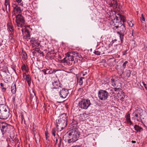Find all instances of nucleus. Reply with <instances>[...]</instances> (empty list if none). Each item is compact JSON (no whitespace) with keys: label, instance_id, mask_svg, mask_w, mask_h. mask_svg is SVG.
<instances>
[{"label":"nucleus","instance_id":"f257e3e1","mask_svg":"<svg viewBox=\"0 0 147 147\" xmlns=\"http://www.w3.org/2000/svg\"><path fill=\"white\" fill-rule=\"evenodd\" d=\"M112 20L113 23H115V26L113 28V29L115 30L116 29L118 28L117 33L119 35L120 38L121 42L122 43L123 40V37L126 29L125 26L123 24H122L121 22H122L123 23L125 22V18L124 16L118 14L116 16V18H114Z\"/></svg>","mask_w":147,"mask_h":147},{"label":"nucleus","instance_id":"f03ea898","mask_svg":"<svg viewBox=\"0 0 147 147\" xmlns=\"http://www.w3.org/2000/svg\"><path fill=\"white\" fill-rule=\"evenodd\" d=\"M69 138L68 140L69 143H73L76 141L80 136V132L76 128H74L69 131L67 133Z\"/></svg>","mask_w":147,"mask_h":147},{"label":"nucleus","instance_id":"7ed1b4c3","mask_svg":"<svg viewBox=\"0 0 147 147\" xmlns=\"http://www.w3.org/2000/svg\"><path fill=\"white\" fill-rule=\"evenodd\" d=\"M25 21L24 20V17L22 16V15L19 14V24H20V27L22 28L21 30L22 32L23 35L26 36L27 39H30V34L28 28H30V26H26L25 23Z\"/></svg>","mask_w":147,"mask_h":147},{"label":"nucleus","instance_id":"20e7f679","mask_svg":"<svg viewBox=\"0 0 147 147\" xmlns=\"http://www.w3.org/2000/svg\"><path fill=\"white\" fill-rule=\"evenodd\" d=\"M56 123H57V125L56 127V130L55 128H54L52 130V135L54 136H55V133L56 131H61L63 128H65L67 125V122L59 119L57 121H56Z\"/></svg>","mask_w":147,"mask_h":147},{"label":"nucleus","instance_id":"39448f33","mask_svg":"<svg viewBox=\"0 0 147 147\" xmlns=\"http://www.w3.org/2000/svg\"><path fill=\"white\" fill-rule=\"evenodd\" d=\"M91 105L90 101L88 99H82L78 103L79 107L82 109H86Z\"/></svg>","mask_w":147,"mask_h":147},{"label":"nucleus","instance_id":"423d86ee","mask_svg":"<svg viewBox=\"0 0 147 147\" xmlns=\"http://www.w3.org/2000/svg\"><path fill=\"white\" fill-rule=\"evenodd\" d=\"M15 0L16 1H15L14 3H16V1L17 3L18 4H17L16 3L15 4L13 3L14 4L16 5V6L14 7L13 10L14 13L13 14V17H15L13 18V21L15 22L16 23L17 26H18V0Z\"/></svg>","mask_w":147,"mask_h":147},{"label":"nucleus","instance_id":"0eeeda50","mask_svg":"<svg viewBox=\"0 0 147 147\" xmlns=\"http://www.w3.org/2000/svg\"><path fill=\"white\" fill-rule=\"evenodd\" d=\"M98 96L100 100H105L107 99L109 96V93L106 90H100L98 92Z\"/></svg>","mask_w":147,"mask_h":147},{"label":"nucleus","instance_id":"6e6552de","mask_svg":"<svg viewBox=\"0 0 147 147\" xmlns=\"http://www.w3.org/2000/svg\"><path fill=\"white\" fill-rule=\"evenodd\" d=\"M11 117V115L9 113V109L0 113V118L2 119H5Z\"/></svg>","mask_w":147,"mask_h":147},{"label":"nucleus","instance_id":"1a4fd4ad","mask_svg":"<svg viewBox=\"0 0 147 147\" xmlns=\"http://www.w3.org/2000/svg\"><path fill=\"white\" fill-rule=\"evenodd\" d=\"M69 90L66 88H63L59 92V95L60 97L65 98L69 94Z\"/></svg>","mask_w":147,"mask_h":147},{"label":"nucleus","instance_id":"9d476101","mask_svg":"<svg viewBox=\"0 0 147 147\" xmlns=\"http://www.w3.org/2000/svg\"><path fill=\"white\" fill-rule=\"evenodd\" d=\"M53 81V82H52V84L54 88L58 89L61 87V84L59 82L57 78H55Z\"/></svg>","mask_w":147,"mask_h":147},{"label":"nucleus","instance_id":"9b49d317","mask_svg":"<svg viewBox=\"0 0 147 147\" xmlns=\"http://www.w3.org/2000/svg\"><path fill=\"white\" fill-rule=\"evenodd\" d=\"M9 109L8 107L4 104H1L0 105V113L7 111Z\"/></svg>","mask_w":147,"mask_h":147},{"label":"nucleus","instance_id":"f8f14e48","mask_svg":"<svg viewBox=\"0 0 147 147\" xmlns=\"http://www.w3.org/2000/svg\"><path fill=\"white\" fill-rule=\"evenodd\" d=\"M134 128L136 131L140 132L142 131L143 130L142 128L136 124L134 125Z\"/></svg>","mask_w":147,"mask_h":147},{"label":"nucleus","instance_id":"ddd939ff","mask_svg":"<svg viewBox=\"0 0 147 147\" xmlns=\"http://www.w3.org/2000/svg\"><path fill=\"white\" fill-rule=\"evenodd\" d=\"M7 26L9 32H11V33L12 34L14 30L11 24V23H8L7 24Z\"/></svg>","mask_w":147,"mask_h":147},{"label":"nucleus","instance_id":"4468645a","mask_svg":"<svg viewBox=\"0 0 147 147\" xmlns=\"http://www.w3.org/2000/svg\"><path fill=\"white\" fill-rule=\"evenodd\" d=\"M126 118L127 122L129 124L131 125L133 124L132 123L129 114H128L126 115Z\"/></svg>","mask_w":147,"mask_h":147},{"label":"nucleus","instance_id":"2eb2a0df","mask_svg":"<svg viewBox=\"0 0 147 147\" xmlns=\"http://www.w3.org/2000/svg\"><path fill=\"white\" fill-rule=\"evenodd\" d=\"M66 114L65 113H63L62 115H61L60 116V118L59 119H61V120H63V121H65V122H67V119Z\"/></svg>","mask_w":147,"mask_h":147},{"label":"nucleus","instance_id":"dca6fc26","mask_svg":"<svg viewBox=\"0 0 147 147\" xmlns=\"http://www.w3.org/2000/svg\"><path fill=\"white\" fill-rule=\"evenodd\" d=\"M21 55L22 59L24 61L25 60H26L27 59V54L26 53L22 50V53H21Z\"/></svg>","mask_w":147,"mask_h":147},{"label":"nucleus","instance_id":"f3484780","mask_svg":"<svg viewBox=\"0 0 147 147\" xmlns=\"http://www.w3.org/2000/svg\"><path fill=\"white\" fill-rule=\"evenodd\" d=\"M21 69L22 71H24L26 72H28V67L25 64H23L21 66Z\"/></svg>","mask_w":147,"mask_h":147},{"label":"nucleus","instance_id":"a211bd4d","mask_svg":"<svg viewBox=\"0 0 147 147\" xmlns=\"http://www.w3.org/2000/svg\"><path fill=\"white\" fill-rule=\"evenodd\" d=\"M16 97L14 98L13 101V103L14 104V109L15 110L16 112L18 111V104H16L15 102V98Z\"/></svg>","mask_w":147,"mask_h":147},{"label":"nucleus","instance_id":"6ab92c4d","mask_svg":"<svg viewBox=\"0 0 147 147\" xmlns=\"http://www.w3.org/2000/svg\"><path fill=\"white\" fill-rule=\"evenodd\" d=\"M141 116V115H140V114L138 115V114L136 113L134 116V117H135V119H136V120L138 121H140L141 120V119L140 117Z\"/></svg>","mask_w":147,"mask_h":147},{"label":"nucleus","instance_id":"aec40b11","mask_svg":"<svg viewBox=\"0 0 147 147\" xmlns=\"http://www.w3.org/2000/svg\"><path fill=\"white\" fill-rule=\"evenodd\" d=\"M68 58V59H66V60H64L62 62L63 63H67L68 62V61H73L74 60V57L72 56H71L70 57H69V58Z\"/></svg>","mask_w":147,"mask_h":147},{"label":"nucleus","instance_id":"412c9836","mask_svg":"<svg viewBox=\"0 0 147 147\" xmlns=\"http://www.w3.org/2000/svg\"><path fill=\"white\" fill-rule=\"evenodd\" d=\"M111 4L112 5L113 7H117L118 3L117 1L115 0H111Z\"/></svg>","mask_w":147,"mask_h":147},{"label":"nucleus","instance_id":"4be33fe9","mask_svg":"<svg viewBox=\"0 0 147 147\" xmlns=\"http://www.w3.org/2000/svg\"><path fill=\"white\" fill-rule=\"evenodd\" d=\"M84 79V78L83 77H81L80 79L78 80V82L80 86H82V85L83 83V80Z\"/></svg>","mask_w":147,"mask_h":147},{"label":"nucleus","instance_id":"5701e85b","mask_svg":"<svg viewBox=\"0 0 147 147\" xmlns=\"http://www.w3.org/2000/svg\"><path fill=\"white\" fill-rule=\"evenodd\" d=\"M11 92L12 93L14 94H15L16 91V87L15 84H14V86H12L11 87Z\"/></svg>","mask_w":147,"mask_h":147},{"label":"nucleus","instance_id":"b1692460","mask_svg":"<svg viewBox=\"0 0 147 147\" xmlns=\"http://www.w3.org/2000/svg\"><path fill=\"white\" fill-rule=\"evenodd\" d=\"M7 127L6 126L3 125L2 126L1 130L3 132H5L7 131Z\"/></svg>","mask_w":147,"mask_h":147},{"label":"nucleus","instance_id":"393cba45","mask_svg":"<svg viewBox=\"0 0 147 147\" xmlns=\"http://www.w3.org/2000/svg\"><path fill=\"white\" fill-rule=\"evenodd\" d=\"M10 137L11 139L13 141L16 140V136L13 135L12 133H11L10 134Z\"/></svg>","mask_w":147,"mask_h":147},{"label":"nucleus","instance_id":"a878e982","mask_svg":"<svg viewBox=\"0 0 147 147\" xmlns=\"http://www.w3.org/2000/svg\"><path fill=\"white\" fill-rule=\"evenodd\" d=\"M71 55H70L69 53H67L66 54V57H65L64 58L63 60H62V61L64 60H66V59H68V58H69V57H70Z\"/></svg>","mask_w":147,"mask_h":147},{"label":"nucleus","instance_id":"bb28decb","mask_svg":"<svg viewBox=\"0 0 147 147\" xmlns=\"http://www.w3.org/2000/svg\"><path fill=\"white\" fill-rule=\"evenodd\" d=\"M111 82L112 85L113 86L115 87L117 86L116 83V82L115 81L114 79H111Z\"/></svg>","mask_w":147,"mask_h":147},{"label":"nucleus","instance_id":"cd10ccee","mask_svg":"<svg viewBox=\"0 0 147 147\" xmlns=\"http://www.w3.org/2000/svg\"><path fill=\"white\" fill-rule=\"evenodd\" d=\"M141 20L142 23H143V21H145V19L143 14H142L141 15Z\"/></svg>","mask_w":147,"mask_h":147},{"label":"nucleus","instance_id":"c85d7f7f","mask_svg":"<svg viewBox=\"0 0 147 147\" xmlns=\"http://www.w3.org/2000/svg\"><path fill=\"white\" fill-rule=\"evenodd\" d=\"M94 53L96 55H100L101 53V52L99 50H96L95 51Z\"/></svg>","mask_w":147,"mask_h":147},{"label":"nucleus","instance_id":"c756f323","mask_svg":"<svg viewBox=\"0 0 147 147\" xmlns=\"http://www.w3.org/2000/svg\"><path fill=\"white\" fill-rule=\"evenodd\" d=\"M130 74H131V71L130 70H128L127 71V73H126V76L127 77H129L130 76Z\"/></svg>","mask_w":147,"mask_h":147},{"label":"nucleus","instance_id":"7c9ffc66","mask_svg":"<svg viewBox=\"0 0 147 147\" xmlns=\"http://www.w3.org/2000/svg\"><path fill=\"white\" fill-rule=\"evenodd\" d=\"M127 23L130 27H132L133 26V24L131 21H128Z\"/></svg>","mask_w":147,"mask_h":147},{"label":"nucleus","instance_id":"2f4dec72","mask_svg":"<svg viewBox=\"0 0 147 147\" xmlns=\"http://www.w3.org/2000/svg\"><path fill=\"white\" fill-rule=\"evenodd\" d=\"M128 63V61H125L124 63H123L122 67L123 68H125L126 67V66L127 63Z\"/></svg>","mask_w":147,"mask_h":147},{"label":"nucleus","instance_id":"473e14b6","mask_svg":"<svg viewBox=\"0 0 147 147\" xmlns=\"http://www.w3.org/2000/svg\"><path fill=\"white\" fill-rule=\"evenodd\" d=\"M25 79H26L27 81L28 80H31V77L29 75H28L25 78Z\"/></svg>","mask_w":147,"mask_h":147},{"label":"nucleus","instance_id":"72a5a7b5","mask_svg":"<svg viewBox=\"0 0 147 147\" xmlns=\"http://www.w3.org/2000/svg\"><path fill=\"white\" fill-rule=\"evenodd\" d=\"M9 5V1H5V5L6 7L7 8V6Z\"/></svg>","mask_w":147,"mask_h":147},{"label":"nucleus","instance_id":"f704fd0d","mask_svg":"<svg viewBox=\"0 0 147 147\" xmlns=\"http://www.w3.org/2000/svg\"><path fill=\"white\" fill-rule=\"evenodd\" d=\"M89 71L88 70H85L84 71L83 73H84L85 74H87L88 73Z\"/></svg>","mask_w":147,"mask_h":147},{"label":"nucleus","instance_id":"c9c22d12","mask_svg":"<svg viewBox=\"0 0 147 147\" xmlns=\"http://www.w3.org/2000/svg\"><path fill=\"white\" fill-rule=\"evenodd\" d=\"M61 138H59V143L58 144V147H60V146L61 145Z\"/></svg>","mask_w":147,"mask_h":147},{"label":"nucleus","instance_id":"e433bc0d","mask_svg":"<svg viewBox=\"0 0 147 147\" xmlns=\"http://www.w3.org/2000/svg\"><path fill=\"white\" fill-rule=\"evenodd\" d=\"M6 9L7 12L8 13V11L9 12L10 11L9 5L7 6V8L6 7Z\"/></svg>","mask_w":147,"mask_h":147},{"label":"nucleus","instance_id":"4c0bfd02","mask_svg":"<svg viewBox=\"0 0 147 147\" xmlns=\"http://www.w3.org/2000/svg\"><path fill=\"white\" fill-rule=\"evenodd\" d=\"M49 72H49L50 73H49V74H52L54 72H55V71L54 70L50 69Z\"/></svg>","mask_w":147,"mask_h":147},{"label":"nucleus","instance_id":"58836bf2","mask_svg":"<svg viewBox=\"0 0 147 147\" xmlns=\"http://www.w3.org/2000/svg\"><path fill=\"white\" fill-rule=\"evenodd\" d=\"M28 75H27L25 73H24L23 74V78L25 79V78Z\"/></svg>","mask_w":147,"mask_h":147},{"label":"nucleus","instance_id":"ea45409f","mask_svg":"<svg viewBox=\"0 0 147 147\" xmlns=\"http://www.w3.org/2000/svg\"><path fill=\"white\" fill-rule=\"evenodd\" d=\"M41 71L43 72L46 75L47 74L46 69L42 70Z\"/></svg>","mask_w":147,"mask_h":147},{"label":"nucleus","instance_id":"a19ab883","mask_svg":"<svg viewBox=\"0 0 147 147\" xmlns=\"http://www.w3.org/2000/svg\"><path fill=\"white\" fill-rule=\"evenodd\" d=\"M142 84H143V85L144 86L145 88L147 90V87L146 86V84L144 82H142Z\"/></svg>","mask_w":147,"mask_h":147},{"label":"nucleus","instance_id":"79ce46f5","mask_svg":"<svg viewBox=\"0 0 147 147\" xmlns=\"http://www.w3.org/2000/svg\"><path fill=\"white\" fill-rule=\"evenodd\" d=\"M3 72H4L5 73H9V71L7 69H6L4 71H3Z\"/></svg>","mask_w":147,"mask_h":147},{"label":"nucleus","instance_id":"37998d69","mask_svg":"<svg viewBox=\"0 0 147 147\" xmlns=\"http://www.w3.org/2000/svg\"><path fill=\"white\" fill-rule=\"evenodd\" d=\"M6 90V88H5L3 87L2 88V91L3 92H5Z\"/></svg>","mask_w":147,"mask_h":147},{"label":"nucleus","instance_id":"c03bdc74","mask_svg":"<svg viewBox=\"0 0 147 147\" xmlns=\"http://www.w3.org/2000/svg\"><path fill=\"white\" fill-rule=\"evenodd\" d=\"M46 69V72H47V74H49V70H50V69Z\"/></svg>","mask_w":147,"mask_h":147},{"label":"nucleus","instance_id":"a18cd8bd","mask_svg":"<svg viewBox=\"0 0 147 147\" xmlns=\"http://www.w3.org/2000/svg\"><path fill=\"white\" fill-rule=\"evenodd\" d=\"M21 118L22 119V121L23 120V119H24V118L23 117V115L22 114V113L21 114Z\"/></svg>","mask_w":147,"mask_h":147},{"label":"nucleus","instance_id":"49530a36","mask_svg":"<svg viewBox=\"0 0 147 147\" xmlns=\"http://www.w3.org/2000/svg\"><path fill=\"white\" fill-rule=\"evenodd\" d=\"M27 83H28V84L30 85L31 83V80L27 81Z\"/></svg>","mask_w":147,"mask_h":147},{"label":"nucleus","instance_id":"de8ad7c7","mask_svg":"<svg viewBox=\"0 0 147 147\" xmlns=\"http://www.w3.org/2000/svg\"><path fill=\"white\" fill-rule=\"evenodd\" d=\"M45 138H46V139L47 140V138H48V136L47 135V134H46V133H45Z\"/></svg>","mask_w":147,"mask_h":147},{"label":"nucleus","instance_id":"09e8293b","mask_svg":"<svg viewBox=\"0 0 147 147\" xmlns=\"http://www.w3.org/2000/svg\"><path fill=\"white\" fill-rule=\"evenodd\" d=\"M0 86H1L2 87V88L3 87V84L2 83H1L0 84Z\"/></svg>","mask_w":147,"mask_h":147},{"label":"nucleus","instance_id":"8fccbe9b","mask_svg":"<svg viewBox=\"0 0 147 147\" xmlns=\"http://www.w3.org/2000/svg\"><path fill=\"white\" fill-rule=\"evenodd\" d=\"M58 142V139L57 138H56L55 145H56Z\"/></svg>","mask_w":147,"mask_h":147},{"label":"nucleus","instance_id":"3c124183","mask_svg":"<svg viewBox=\"0 0 147 147\" xmlns=\"http://www.w3.org/2000/svg\"><path fill=\"white\" fill-rule=\"evenodd\" d=\"M19 13H20V11H21V9L20 8V7H19Z\"/></svg>","mask_w":147,"mask_h":147},{"label":"nucleus","instance_id":"603ef678","mask_svg":"<svg viewBox=\"0 0 147 147\" xmlns=\"http://www.w3.org/2000/svg\"><path fill=\"white\" fill-rule=\"evenodd\" d=\"M132 143H135L136 142V141H132Z\"/></svg>","mask_w":147,"mask_h":147},{"label":"nucleus","instance_id":"864d4df0","mask_svg":"<svg viewBox=\"0 0 147 147\" xmlns=\"http://www.w3.org/2000/svg\"><path fill=\"white\" fill-rule=\"evenodd\" d=\"M83 74L82 75V76H85V75H86V74H85L84 73H83Z\"/></svg>","mask_w":147,"mask_h":147},{"label":"nucleus","instance_id":"5fc2aeb1","mask_svg":"<svg viewBox=\"0 0 147 147\" xmlns=\"http://www.w3.org/2000/svg\"><path fill=\"white\" fill-rule=\"evenodd\" d=\"M36 44H37V45L38 46L40 44L38 42Z\"/></svg>","mask_w":147,"mask_h":147},{"label":"nucleus","instance_id":"6e6d98bb","mask_svg":"<svg viewBox=\"0 0 147 147\" xmlns=\"http://www.w3.org/2000/svg\"><path fill=\"white\" fill-rule=\"evenodd\" d=\"M21 0H19V3H20L21 2Z\"/></svg>","mask_w":147,"mask_h":147},{"label":"nucleus","instance_id":"4d7b16f0","mask_svg":"<svg viewBox=\"0 0 147 147\" xmlns=\"http://www.w3.org/2000/svg\"><path fill=\"white\" fill-rule=\"evenodd\" d=\"M20 5L22 6H23V4H22V3H21L20 4Z\"/></svg>","mask_w":147,"mask_h":147},{"label":"nucleus","instance_id":"13d9d810","mask_svg":"<svg viewBox=\"0 0 147 147\" xmlns=\"http://www.w3.org/2000/svg\"><path fill=\"white\" fill-rule=\"evenodd\" d=\"M9 0H5V1H9Z\"/></svg>","mask_w":147,"mask_h":147},{"label":"nucleus","instance_id":"bf43d9fd","mask_svg":"<svg viewBox=\"0 0 147 147\" xmlns=\"http://www.w3.org/2000/svg\"><path fill=\"white\" fill-rule=\"evenodd\" d=\"M3 11H4V12H5V10H4V9H3Z\"/></svg>","mask_w":147,"mask_h":147},{"label":"nucleus","instance_id":"052dcab7","mask_svg":"<svg viewBox=\"0 0 147 147\" xmlns=\"http://www.w3.org/2000/svg\"><path fill=\"white\" fill-rule=\"evenodd\" d=\"M17 147H18V145L17 146Z\"/></svg>","mask_w":147,"mask_h":147}]
</instances>
